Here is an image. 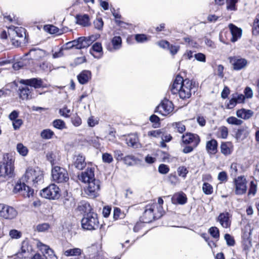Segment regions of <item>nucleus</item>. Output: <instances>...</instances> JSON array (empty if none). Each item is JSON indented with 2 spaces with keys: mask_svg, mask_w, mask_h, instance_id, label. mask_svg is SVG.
<instances>
[{
  "mask_svg": "<svg viewBox=\"0 0 259 259\" xmlns=\"http://www.w3.org/2000/svg\"><path fill=\"white\" fill-rule=\"evenodd\" d=\"M193 83L191 80L184 79L181 76H177L172 85L171 91L174 94H178L183 99L189 98L191 96Z\"/></svg>",
  "mask_w": 259,
  "mask_h": 259,
  "instance_id": "1",
  "label": "nucleus"
},
{
  "mask_svg": "<svg viewBox=\"0 0 259 259\" xmlns=\"http://www.w3.org/2000/svg\"><path fill=\"white\" fill-rule=\"evenodd\" d=\"M43 178V171L39 168L30 167L26 169L22 180L29 184L35 186L42 183Z\"/></svg>",
  "mask_w": 259,
  "mask_h": 259,
  "instance_id": "2",
  "label": "nucleus"
},
{
  "mask_svg": "<svg viewBox=\"0 0 259 259\" xmlns=\"http://www.w3.org/2000/svg\"><path fill=\"white\" fill-rule=\"evenodd\" d=\"M4 157V161L0 164V181H5L14 176V161L8 155Z\"/></svg>",
  "mask_w": 259,
  "mask_h": 259,
  "instance_id": "3",
  "label": "nucleus"
},
{
  "mask_svg": "<svg viewBox=\"0 0 259 259\" xmlns=\"http://www.w3.org/2000/svg\"><path fill=\"white\" fill-rule=\"evenodd\" d=\"M99 222L96 213L90 212L81 220L82 227L85 230H93L99 227Z\"/></svg>",
  "mask_w": 259,
  "mask_h": 259,
  "instance_id": "4",
  "label": "nucleus"
},
{
  "mask_svg": "<svg viewBox=\"0 0 259 259\" xmlns=\"http://www.w3.org/2000/svg\"><path fill=\"white\" fill-rule=\"evenodd\" d=\"M233 191L236 195L245 194L247 190V181L244 176H238L233 181Z\"/></svg>",
  "mask_w": 259,
  "mask_h": 259,
  "instance_id": "5",
  "label": "nucleus"
},
{
  "mask_svg": "<svg viewBox=\"0 0 259 259\" xmlns=\"http://www.w3.org/2000/svg\"><path fill=\"white\" fill-rule=\"evenodd\" d=\"M52 178L56 183H61L67 182L69 176L67 170L60 166H54L52 169Z\"/></svg>",
  "mask_w": 259,
  "mask_h": 259,
  "instance_id": "6",
  "label": "nucleus"
},
{
  "mask_svg": "<svg viewBox=\"0 0 259 259\" xmlns=\"http://www.w3.org/2000/svg\"><path fill=\"white\" fill-rule=\"evenodd\" d=\"M156 204L149 203L145 206V209L143 215V220L144 223H148L155 219H158L161 216H158L160 213L155 209Z\"/></svg>",
  "mask_w": 259,
  "mask_h": 259,
  "instance_id": "7",
  "label": "nucleus"
},
{
  "mask_svg": "<svg viewBox=\"0 0 259 259\" xmlns=\"http://www.w3.org/2000/svg\"><path fill=\"white\" fill-rule=\"evenodd\" d=\"M40 194L42 197L49 199H58L60 196L59 188L55 184H51L44 189Z\"/></svg>",
  "mask_w": 259,
  "mask_h": 259,
  "instance_id": "8",
  "label": "nucleus"
},
{
  "mask_svg": "<svg viewBox=\"0 0 259 259\" xmlns=\"http://www.w3.org/2000/svg\"><path fill=\"white\" fill-rule=\"evenodd\" d=\"M100 182L98 180H94L84 188L85 193L90 198H94L99 195Z\"/></svg>",
  "mask_w": 259,
  "mask_h": 259,
  "instance_id": "9",
  "label": "nucleus"
},
{
  "mask_svg": "<svg viewBox=\"0 0 259 259\" xmlns=\"http://www.w3.org/2000/svg\"><path fill=\"white\" fill-rule=\"evenodd\" d=\"M173 111L174 105L171 101L167 99L163 100L156 108V112L163 116L170 114Z\"/></svg>",
  "mask_w": 259,
  "mask_h": 259,
  "instance_id": "10",
  "label": "nucleus"
},
{
  "mask_svg": "<svg viewBox=\"0 0 259 259\" xmlns=\"http://www.w3.org/2000/svg\"><path fill=\"white\" fill-rule=\"evenodd\" d=\"M35 244L37 248L44 254V256H45V259H58L54 250L48 245L38 240L35 241Z\"/></svg>",
  "mask_w": 259,
  "mask_h": 259,
  "instance_id": "11",
  "label": "nucleus"
},
{
  "mask_svg": "<svg viewBox=\"0 0 259 259\" xmlns=\"http://www.w3.org/2000/svg\"><path fill=\"white\" fill-rule=\"evenodd\" d=\"M230 62L235 70H240L245 68L248 63L247 60L245 58L238 57L230 58Z\"/></svg>",
  "mask_w": 259,
  "mask_h": 259,
  "instance_id": "12",
  "label": "nucleus"
},
{
  "mask_svg": "<svg viewBox=\"0 0 259 259\" xmlns=\"http://www.w3.org/2000/svg\"><path fill=\"white\" fill-rule=\"evenodd\" d=\"M182 140L184 143L190 144L193 146H197L200 142V139L198 135L193 134H186L182 137Z\"/></svg>",
  "mask_w": 259,
  "mask_h": 259,
  "instance_id": "13",
  "label": "nucleus"
},
{
  "mask_svg": "<svg viewBox=\"0 0 259 259\" xmlns=\"http://www.w3.org/2000/svg\"><path fill=\"white\" fill-rule=\"evenodd\" d=\"M79 179L84 183H89L91 181L96 180L95 179L94 168H87L85 171L82 172L79 176Z\"/></svg>",
  "mask_w": 259,
  "mask_h": 259,
  "instance_id": "14",
  "label": "nucleus"
},
{
  "mask_svg": "<svg viewBox=\"0 0 259 259\" xmlns=\"http://www.w3.org/2000/svg\"><path fill=\"white\" fill-rule=\"evenodd\" d=\"M68 48L75 47L76 49H81L87 47L90 45V41L85 37H80L76 40L69 42L67 44Z\"/></svg>",
  "mask_w": 259,
  "mask_h": 259,
  "instance_id": "15",
  "label": "nucleus"
},
{
  "mask_svg": "<svg viewBox=\"0 0 259 259\" xmlns=\"http://www.w3.org/2000/svg\"><path fill=\"white\" fill-rule=\"evenodd\" d=\"M46 158L52 165L56 164L60 159L59 152L56 150H53L48 152L46 155Z\"/></svg>",
  "mask_w": 259,
  "mask_h": 259,
  "instance_id": "16",
  "label": "nucleus"
},
{
  "mask_svg": "<svg viewBox=\"0 0 259 259\" xmlns=\"http://www.w3.org/2000/svg\"><path fill=\"white\" fill-rule=\"evenodd\" d=\"M230 218L231 215L228 212L222 213L219 215L218 221L223 227L227 228L231 225Z\"/></svg>",
  "mask_w": 259,
  "mask_h": 259,
  "instance_id": "17",
  "label": "nucleus"
},
{
  "mask_svg": "<svg viewBox=\"0 0 259 259\" xmlns=\"http://www.w3.org/2000/svg\"><path fill=\"white\" fill-rule=\"evenodd\" d=\"M24 33L25 29L22 27H15L13 25H11L8 27L9 35H12V37H22Z\"/></svg>",
  "mask_w": 259,
  "mask_h": 259,
  "instance_id": "18",
  "label": "nucleus"
},
{
  "mask_svg": "<svg viewBox=\"0 0 259 259\" xmlns=\"http://www.w3.org/2000/svg\"><path fill=\"white\" fill-rule=\"evenodd\" d=\"M229 27L232 34L231 40L234 42L240 38L242 35V30L232 24H230Z\"/></svg>",
  "mask_w": 259,
  "mask_h": 259,
  "instance_id": "19",
  "label": "nucleus"
},
{
  "mask_svg": "<svg viewBox=\"0 0 259 259\" xmlns=\"http://www.w3.org/2000/svg\"><path fill=\"white\" fill-rule=\"evenodd\" d=\"M187 201V198L186 195L182 192L175 194L171 198V201L174 204L178 203L183 205L185 204Z\"/></svg>",
  "mask_w": 259,
  "mask_h": 259,
  "instance_id": "20",
  "label": "nucleus"
},
{
  "mask_svg": "<svg viewBox=\"0 0 259 259\" xmlns=\"http://www.w3.org/2000/svg\"><path fill=\"white\" fill-rule=\"evenodd\" d=\"M20 83L23 84L30 85L34 88H39L42 85V81L41 79L37 78H31L30 79H21Z\"/></svg>",
  "mask_w": 259,
  "mask_h": 259,
  "instance_id": "21",
  "label": "nucleus"
},
{
  "mask_svg": "<svg viewBox=\"0 0 259 259\" xmlns=\"http://www.w3.org/2000/svg\"><path fill=\"white\" fill-rule=\"evenodd\" d=\"M73 164L78 169H82L86 165L85 158L81 154L75 156L73 160Z\"/></svg>",
  "mask_w": 259,
  "mask_h": 259,
  "instance_id": "22",
  "label": "nucleus"
},
{
  "mask_svg": "<svg viewBox=\"0 0 259 259\" xmlns=\"http://www.w3.org/2000/svg\"><path fill=\"white\" fill-rule=\"evenodd\" d=\"M218 143L214 139H212L206 142V149L209 154H215L218 151Z\"/></svg>",
  "mask_w": 259,
  "mask_h": 259,
  "instance_id": "23",
  "label": "nucleus"
},
{
  "mask_svg": "<svg viewBox=\"0 0 259 259\" xmlns=\"http://www.w3.org/2000/svg\"><path fill=\"white\" fill-rule=\"evenodd\" d=\"M4 213H2V217L6 219H12L17 215V211L12 207L6 206Z\"/></svg>",
  "mask_w": 259,
  "mask_h": 259,
  "instance_id": "24",
  "label": "nucleus"
},
{
  "mask_svg": "<svg viewBox=\"0 0 259 259\" xmlns=\"http://www.w3.org/2000/svg\"><path fill=\"white\" fill-rule=\"evenodd\" d=\"M92 74L90 71H82L78 76L77 79L80 84L87 83L91 78Z\"/></svg>",
  "mask_w": 259,
  "mask_h": 259,
  "instance_id": "25",
  "label": "nucleus"
},
{
  "mask_svg": "<svg viewBox=\"0 0 259 259\" xmlns=\"http://www.w3.org/2000/svg\"><path fill=\"white\" fill-rule=\"evenodd\" d=\"M221 151L224 155H229L233 151V145L231 142L223 143L221 146Z\"/></svg>",
  "mask_w": 259,
  "mask_h": 259,
  "instance_id": "26",
  "label": "nucleus"
},
{
  "mask_svg": "<svg viewBox=\"0 0 259 259\" xmlns=\"http://www.w3.org/2000/svg\"><path fill=\"white\" fill-rule=\"evenodd\" d=\"M253 114L252 111L250 110H246L245 109H241L238 110L236 112V115L239 118L243 119H248L250 118Z\"/></svg>",
  "mask_w": 259,
  "mask_h": 259,
  "instance_id": "27",
  "label": "nucleus"
},
{
  "mask_svg": "<svg viewBox=\"0 0 259 259\" xmlns=\"http://www.w3.org/2000/svg\"><path fill=\"white\" fill-rule=\"evenodd\" d=\"M91 53L95 57L100 58L102 54V47L100 42H96L92 47Z\"/></svg>",
  "mask_w": 259,
  "mask_h": 259,
  "instance_id": "28",
  "label": "nucleus"
},
{
  "mask_svg": "<svg viewBox=\"0 0 259 259\" xmlns=\"http://www.w3.org/2000/svg\"><path fill=\"white\" fill-rule=\"evenodd\" d=\"M112 47L109 49V50L111 52L118 50L121 47L122 39L120 36H115L113 37L111 40Z\"/></svg>",
  "mask_w": 259,
  "mask_h": 259,
  "instance_id": "29",
  "label": "nucleus"
},
{
  "mask_svg": "<svg viewBox=\"0 0 259 259\" xmlns=\"http://www.w3.org/2000/svg\"><path fill=\"white\" fill-rule=\"evenodd\" d=\"M126 144L128 146L138 148L139 146L138 138L135 134L129 135L126 139Z\"/></svg>",
  "mask_w": 259,
  "mask_h": 259,
  "instance_id": "30",
  "label": "nucleus"
},
{
  "mask_svg": "<svg viewBox=\"0 0 259 259\" xmlns=\"http://www.w3.org/2000/svg\"><path fill=\"white\" fill-rule=\"evenodd\" d=\"M64 254L66 256H80L83 254L82 250L79 248H73L66 250L64 252Z\"/></svg>",
  "mask_w": 259,
  "mask_h": 259,
  "instance_id": "31",
  "label": "nucleus"
},
{
  "mask_svg": "<svg viewBox=\"0 0 259 259\" xmlns=\"http://www.w3.org/2000/svg\"><path fill=\"white\" fill-rule=\"evenodd\" d=\"M77 23L83 26H87L90 25V19L88 15H78L76 17Z\"/></svg>",
  "mask_w": 259,
  "mask_h": 259,
  "instance_id": "32",
  "label": "nucleus"
},
{
  "mask_svg": "<svg viewBox=\"0 0 259 259\" xmlns=\"http://www.w3.org/2000/svg\"><path fill=\"white\" fill-rule=\"evenodd\" d=\"M30 53L32 54L36 59L44 58L46 56V52L40 49L31 50Z\"/></svg>",
  "mask_w": 259,
  "mask_h": 259,
  "instance_id": "33",
  "label": "nucleus"
},
{
  "mask_svg": "<svg viewBox=\"0 0 259 259\" xmlns=\"http://www.w3.org/2000/svg\"><path fill=\"white\" fill-rule=\"evenodd\" d=\"M124 162L125 164L131 166L138 161V159L133 155H127L123 158Z\"/></svg>",
  "mask_w": 259,
  "mask_h": 259,
  "instance_id": "34",
  "label": "nucleus"
},
{
  "mask_svg": "<svg viewBox=\"0 0 259 259\" xmlns=\"http://www.w3.org/2000/svg\"><path fill=\"white\" fill-rule=\"evenodd\" d=\"M31 250V246L29 245V241L26 239L23 241L21 245V253H24L29 252Z\"/></svg>",
  "mask_w": 259,
  "mask_h": 259,
  "instance_id": "35",
  "label": "nucleus"
},
{
  "mask_svg": "<svg viewBox=\"0 0 259 259\" xmlns=\"http://www.w3.org/2000/svg\"><path fill=\"white\" fill-rule=\"evenodd\" d=\"M31 92L28 87H26L20 90V96L23 99H28L30 97Z\"/></svg>",
  "mask_w": 259,
  "mask_h": 259,
  "instance_id": "36",
  "label": "nucleus"
},
{
  "mask_svg": "<svg viewBox=\"0 0 259 259\" xmlns=\"http://www.w3.org/2000/svg\"><path fill=\"white\" fill-rule=\"evenodd\" d=\"M252 33L257 35L259 34V15H257L253 23Z\"/></svg>",
  "mask_w": 259,
  "mask_h": 259,
  "instance_id": "37",
  "label": "nucleus"
},
{
  "mask_svg": "<svg viewBox=\"0 0 259 259\" xmlns=\"http://www.w3.org/2000/svg\"><path fill=\"white\" fill-rule=\"evenodd\" d=\"M54 135V133L50 129L43 130L40 134L41 137L44 139H50Z\"/></svg>",
  "mask_w": 259,
  "mask_h": 259,
  "instance_id": "38",
  "label": "nucleus"
},
{
  "mask_svg": "<svg viewBox=\"0 0 259 259\" xmlns=\"http://www.w3.org/2000/svg\"><path fill=\"white\" fill-rule=\"evenodd\" d=\"M163 203V200L161 198H159L158 199L157 203H150V204H156V207L155 209L157 210V212H159L160 213L158 214V216H162L163 214V209L162 206V205Z\"/></svg>",
  "mask_w": 259,
  "mask_h": 259,
  "instance_id": "39",
  "label": "nucleus"
},
{
  "mask_svg": "<svg viewBox=\"0 0 259 259\" xmlns=\"http://www.w3.org/2000/svg\"><path fill=\"white\" fill-rule=\"evenodd\" d=\"M209 233L214 239L218 240L220 237V232L219 229L216 227H211L209 229Z\"/></svg>",
  "mask_w": 259,
  "mask_h": 259,
  "instance_id": "40",
  "label": "nucleus"
},
{
  "mask_svg": "<svg viewBox=\"0 0 259 259\" xmlns=\"http://www.w3.org/2000/svg\"><path fill=\"white\" fill-rule=\"evenodd\" d=\"M202 191L205 194L210 195L213 192V188L210 184L204 183L202 186Z\"/></svg>",
  "mask_w": 259,
  "mask_h": 259,
  "instance_id": "41",
  "label": "nucleus"
},
{
  "mask_svg": "<svg viewBox=\"0 0 259 259\" xmlns=\"http://www.w3.org/2000/svg\"><path fill=\"white\" fill-rule=\"evenodd\" d=\"M226 120L229 124L236 125H241L243 122L241 120L238 119L234 116H230L228 117Z\"/></svg>",
  "mask_w": 259,
  "mask_h": 259,
  "instance_id": "42",
  "label": "nucleus"
},
{
  "mask_svg": "<svg viewBox=\"0 0 259 259\" xmlns=\"http://www.w3.org/2000/svg\"><path fill=\"white\" fill-rule=\"evenodd\" d=\"M17 150L18 153L22 156H25L28 153V149L22 144L19 143L17 146Z\"/></svg>",
  "mask_w": 259,
  "mask_h": 259,
  "instance_id": "43",
  "label": "nucleus"
},
{
  "mask_svg": "<svg viewBox=\"0 0 259 259\" xmlns=\"http://www.w3.org/2000/svg\"><path fill=\"white\" fill-rule=\"evenodd\" d=\"M228 135V130L226 126H221L219 128L218 131L219 137L226 139Z\"/></svg>",
  "mask_w": 259,
  "mask_h": 259,
  "instance_id": "44",
  "label": "nucleus"
},
{
  "mask_svg": "<svg viewBox=\"0 0 259 259\" xmlns=\"http://www.w3.org/2000/svg\"><path fill=\"white\" fill-rule=\"evenodd\" d=\"M162 133L163 131L161 130H152L148 132L147 136L149 137L158 138L161 137Z\"/></svg>",
  "mask_w": 259,
  "mask_h": 259,
  "instance_id": "45",
  "label": "nucleus"
},
{
  "mask_svg": "<svg viewBox=\"0 0 259 259\" xmlns=\"http://www.w3.org/2000/svg\"><path fill=\"white\" fill-rule=\"evenodd\" d=\"M50 228V225L48 223H42L37 225L35 229V231L39 232H45Z\"/></svg>",
  "mask_w": 259,
  "mask_h": 259,
  "instance_id": "46",
  "label": "nucleus"
},
{
  "mask_svg": "<svg viewBox=\"0 0 259 259\" xmlns=\"http://www.w3.org/2000/svg\"><path fill=\"white\" fill-rule=\"evenodd\" d=\"M33 193V190L31 189L29 186L25 185L23 188V191L21 193V195H23L25 197H29L32 195Z\"/></svg>",
  "mask_w": 259,
  "mask_h": 259,
  "instance_id": "47",
  "label": "nucleus"
},
{
  "mask_svg": "<svg viewBox=\"0 0 259 259\" xmlns=\"http://www.w3.org/2000/svg\"><path fill=\"white\" fill-rule=\"evenodd\" d=\"M257 190V184L256 182L251 181L250 184V187L248 193V195L254 196Z\"/></svg>",
  "mask_w": 259,
  "mask_h": 259,
  "instance_id": "48",
  "label": "nucleus"
},
{
  "mask_svg": "<svg viewBox=\"0 0 259 259\" xmlns=\"http://www.w3.org/2000/svg\"><path fill=\"white\" fill-rule=\"evenodd\" d=\"M239 0H227V9L229 11L236 10V4Z\"/></svg>",
  "mask_w": 259,
  "mask_h": 259,
  "instance_id": "49",
  "label": "nucleus"
},
{
  "mask_svg": "<svg viewBox=\"0 0 259 259\" xmlns=\"http://www.w3.org/2000/svg\"><path fill=\"white\" fill-rule=\"evenodd\" d=\"M136 41L138 43H143L149 40L148 37L144 34H138L135 36Z\"/></svg>",
  "mask_w": 259,
  "mask_h": 259,
  "instance_id": "50",
  "label": "nucleus"
},
{
  "mask_svg": "<svg viewBox=\"0 0 259 259\" xmlns=\"http://www.w3.org/2000/svg\"><path fill=\"white\" fill-rule=\"evenodd\" d=\"M177 171L178 175L184 179L186 177L187 174L188 172L187 168L184 166L179 167Z\"/></svg>",
  "mask_w": 259,
  "mask_h": 259,
  "instance_id": "51",
  "label": "nucleus"
},
{
  "mask_svg": "<svg viewBox=\"0 0 259 259\" xmlns=\"http://www.w3.org/2000/svg\"><path fill=\"white\" fill-rule=\"evenodd\" d=\"M53 126L55 128L62 130L65 127V123L61 119H56L53 121Z\"/></svg>",
  "mask_w": 259,
  "mask_h": 259,
  "instance_id": "52",
  "label": "nucleus"
},
{
  "mask_svg": "<svg viewBox=\"0 0 259 259\" xmlns=\"http://www.w3.org/2000/svg\"><path fill=\"white\" fill-rule=\"evenodd\" d=\"M102 160L105 163H110L113 161V158L111 154L105 153L102 154Z\"/></svg>",
  "mask_w": 259,
  "mask_h": 259,
  "instance_id": "53",
  "label": "nucleus"
},
{
  "mask_svg": "<svg viewBox=\"0 0 259 259\" xmlns=\"http://www.w3.org/2000/svg\"><path fill=\"white\" fill-rule=\"evenodd\" d=\"M45 29L51 34H57L59 32V29L54 25L45 26Z\"/></svg>",
  "mask_w": 259,
  "mask_h": 259,
  "instance_id": "54",
  "label": "nucleus"
},
{
  "mask_svg": "<svg viewBox=\"0 0 259 259\" xmlns=\"http://www.w3.org/2000/svg\"><path fill=\"white\" fill-rule=\"evenodd\" d=\"M59 113L64 117H68L70 116L71 111L66 106H64L60 109Z\"/></svg>",
  "mask_w": 259,
  "mask_h": 259,
  "instance_id": "55",
  "label": "nucleus"
},
{
  "mask_svg": "<svg viewBox=\"0 0 259 259\" xmlns=\"http://www.w3.org/2000/svg\"><path fill=\"white\" fill-rule=\"evenodd\" d=\"M99 123V120L97 118L94 116H91L88 119V124L90 127H94Z\"/></svg>",
  "mask_w": 259,
  "mask_h": 259,
  "instance_id": "56",
  "label": "nucleus"
},
{
  "mask_svg": "<svg viewBox=\"0 0 259 259\" xmlns=\"http://www.w3.org/2000/svg\"><path fill=\"white\" fill-rule=\"evenodd\" d=\"M94 25L95 27L98 29L101 30L103 26V21L101 18H97L94 21Z\"/></svg>",
  "mask_w": 259,
  "mask_h": 259,
  "instance_id": "57",
  "label": "nucleus"
},
{
  "mask_svg": "<svg viewBox=\"0 0 259 259\" xmlns=\"http://www.w3.org/2000/svg\"><path fill=\"white\" fill-rule=\"evenodd\" d=\"M9 235L13 239H18L21 237V233L17 230H11L9 232Z\"/></svg>",
  "mask_w": 259,
  "mask_h": 259,
  "instance_id": "58",
  "label": "nucleus"
},
{
  "mask_svg": "<svg viewBox=\"0 0 259 259\" xmlns=\"http://www.w3.org/2000/svg\"><path fill=\"white\" fill-rule=\"evenodd\" d=\"M237 103H243L245 99V96L242 94H239L238 93L234 94L233 95Z\"/></svg>",
  "mask_w": 259,
  "mask_h": 259,
  "instance_id": "59",
  "label": "nucleus"
},
{
  "mask_svg": "<svg viewBox=\"0 0 259 259\" xmlns=\"http://www.w3.org/2000/svg\"><path fill=\"white\" fill-rule=\"evenodd\" d=\"M225 239L229 246H233L235 244L234 238L228 234L225 235Z\"/></svg>",
  "mask_w": 259,
  "mask_h": 259,
  "instance_id": "60",
  "label": "nucleus"
},
{
  "mask_svg": "<svg viewBox=\"0 0 259 259\" xmlns=\"http://www.w3.org/2000/svg\"><path fill=\"white\" fill-rule=\"evenodd\" d=\"M218 179L221 182H226L228 180L227 174L225 171L220 172L218 176Z\"/></svg>",
  "mask_w": 259,
  "mask_h": 259,
  "instance_id": "61",
  "label": "nucleus"
},
{
  "mask_svg": "<svg viewBox=\"0 0 259 259\" xmlns=\"http://www.w3.org/2000/svg\"><path fill=\"white\" fill-rule=\"evenodd\" d=\"M169 169L168 167L164 164H161L158 167V171L160 174H166L168 173Z\"/></svg>",
  "mask_w": 259,
  "mask_h": 259,
  "instance_id": "62",
  "label": "nucleus"
},
{
  "mask_svg": "<svg viewBox=\"0 0 259 259\" xmlns=\"http://www.w3.org/2000/svg\"><path fill=\"white\" fill-rule=\"evenodd\" d=\"M179 49V46L172 45H169V48L168 49V50H169V52L172 55H175V54H176L178 53Z\"/></svg>",
  "mask_w": 259,
  "mask_h": 259,
  "instance_id": "63",
  "label": "nucleus"
},
{
  "mask_svg": "<svg viewBox=\"0 0 259 259\" xmlns=\"http://www.w3.org/2000/svg\"><path fill=\"white\" fill-rule=\"evenodd\" d=\"M237 104V103L236 101L232 96V99L230 100L227 103H226V107L228 109H232Z\"/></svg>",
  "mask_w": 259,
  "mask_h": 259,
  "instance_id": "64",
  "label": "nucleus"
}]
</instances>
